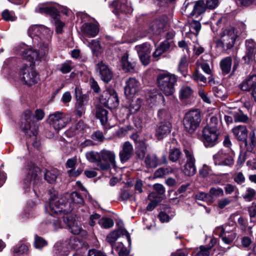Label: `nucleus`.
Instances as JSON below:
<instances>
[{
	"instance_id": "aec40b11",
	"label": "nucleus",
	"mask_w": 256,
	"mask_h": 256,
	"mask_svg": "<svg viewBox=\"0 0 256 256\" xmlns=\"http://www.w3.org/2000/svg\"><path fill=\"white\" fill-rule=\"evenodd\" d=\"M246 54L242 58L246 63L250 64L252 62L255 58L256 53V43L252 40H246Z\"/></svg>"
},
{
	"instance_id": "7ed1b4c3",
	"label": "nucleus",
	"mask_w": 256,
	"mask_h": 256,
	"mask_svg": "<svg viewBox=\"0 0 256 256\" xmlns=\"http://www.w3.org/2000/svg\"><path fill=\"white\" fill-rule=\"evenodd\" d=\"M44 116V112L42 110L37 109L35 112L34 116L30 110H26L24 114V122H22V128L27 133L30 130L28 134L30 136H34L36 138L38 134V128L34 126V128L31 130L32 128V124H34V119L36 120H42Z\"/></svg>"
},
{
	"instance_id": "58836bf2",
	"label": "nucleus",
	"mask_w": 256,
	"mask_h": 256,
	"mask_svg": "<svg viewBox=\"0 0 256 256\" xmlns=\"http://www.w3.org/2000/svg\"><path fill=\"white\" fill-rule=\"evenodd\" d=\"M147 151V145L143 140L136 142V154L140 159H143Z\"/></svg>"
},
{
	"instance_id": "f3484780",
	"label": "nucleus",
	"mask_w": 256,
	"mask_h": 256,
	"mask_svg": "<svg viewBox=\"0 0 256 256\" xmlns=\"http://www.w3.org/2000/svg\"><path fill=\"white\" fill-rule=\"evenodd\" d=\"M96 70L100 76L101 79L104 82H108L112 78V72L108 66L100 61L96 66Z\"/></svg>"
},
{
	"instance_id": "c9c22d12",
	"label": "nucleus",
	"mask_w": 256,
	"mask_h": 256,
	"mask_svg": "<svg viewBox=\"0 0 256 256\" xmlns=\"http://www.w3.org/2000/svg\"><path fill=\"white\" fill-rule=\"evenodd\" d=\"M108 112L101 106H98L96 108L95 115L97 118L100 120L101 124L104 125L108 121Z\"/></svg>"
},
{
	"instance_id": "e433bc0d",
	"label": "nucleus",
	"mask_w": 256,
	"mask_h": 256,
	"mask_svg": "<svg viewBox=\"0 0 256 256\" xmlns=\"http://www.w3.org/2000/svg\"><path fill=\"white\" fill-rule=\"evenodd\" d=\"M212 92L215 96L225 100L228 96L227 91L226 88L222 84L212 88Z\"/></svg>"
},
{
	"instance_id": "bf43d9fd",
	"label": "nucleus",
	"mask_w": 256,
	"mask_h": 256,
	"mask_svg": "<svg viewBox=\"0 0 256 256\" xmlns=\"http://www.w3.org/2000/svg\"><path fill=\"white\" fill-rule=\"evenodd\" d=\"M98 224L102 226L105 228H108L114 226V222L113 220L108 218H102L98 220Z\"/></svg>"
},
{
	"instance_id": "9b49d317",
	"label": "nucleus",
	"mask_w": 256,
	"mask_h": 256,
	"mask_svg": "<svg viewBox=\"0 0 256 256\" xmlns=\"http://www.w3.org/2000/svg\"><path fill=\"white\" fill-rule=\"evenodd\" d=\"M168 21V18L166 16H162L153 20L150 24L148 33L151 34H160L166 28Z\"/></svg>"
},
{
	"instance_id": "9d476101",
	"label": "nucleus",
	"mask_w": 256,
	"mask_h": 256,
	"mask_svg": "<svg viewBox=\"0 0 256 256\" xmlns=\"http://www.w3.org/2000/svg\"><path fill=\"white\" fill-rule=\"evenodd\" d=\"M101 160L102 164L100 165V170L106 171L110 168L111 166H116V154L114 151L106 149H102L100 150Z\"/></svg>"
},
{
	"instance_id": "20e7f679",
	"label": "nucleus",
	"mask_w": 256,
	"mask_h": 256,
	"mask_svg": "<svg viewBox=\"0 0 256 256\" xmlns=\"http://www.w3.org/2000/svg\"><path fill=\"white\" fill-rule=\"evenodd\" d=\"M201 114L198 110H190L186 112L183 119V125L185 130L192 134L200 126Z\"/></svg>"
},
{
	"instance_id": "473e14b6",
	"label": "nucleus",
	"mask_w": 256,
	"mask_h": 256,
	"mask_svg": "<svg viewBox=\"0 0 256 256\" xmlns=\"http://www.w3.org/2000/svg\"><path fill=\"white\" fill-rule=\"evenodd\" d=\"M52 52L51 42H42L38 52L40 59V60L44 57H46Z\"/></svg>"
},
{
	"instance_id": "6ab92c4d",
	"label": "nucleus",
	"mask_w": 256,
	"mask_h": 256,
	"mask_svg": "<svg viewBox=\"0 0 256 256\" xmlns=\"http://www.w3.org/2000/svg\"><path fill=\"white\" fill-rule=\"evenodd\" d=\"M232 132L236 139L244 142L245 146H248V141L247 138L248 130L246 126H237L232 128Z\"/></svg>"
},
{
	"instance_id": "39448f33",
	"label": "nucleus",
	"mask_w": 256,
	"mask_h": 256,
	"mask_svg": "<svg viewBox=\"0 0 256 256\" xmlns=\"http://www.w3.org/2000/svg\"><path fill=\"white\" fill-rule=\"evenodd\" d=\"M50 208L52 212L57 214L62 212L64 216L68 214L72 210L70 203H66L64 198L56 196H54L50 198Z\"/></svg>"
},
{
	"instance_id": "8fccbe9b",
	"label": "nucleus",
	"mask_w": 256,
	"mask_h": 256,
	"mask_svg": "<svg viewBox=\"0 0 256 256\" xmlns=\"http://www.w3.org/2000/svg\"><path fill=\"white\" fill-rule=\"evenodd\" d=\"M142 100L137 98L132 99L129 104L128 108L131 114L136 112L140 108Z\"/></svg>"
},
{
	"instance_id": "412c9836",
	"label": "nucleus",
	"mask_w": 256,
	"mask_h": 256,
	"mask_svg": "<svg viewBox=\"0 0 256 256\" xmlns=\"http://www.w3.org/2000/svg\"><path fill=\"white\" fill-rule=\"evenodd\" d=\"M36 12L48 14L52 16L53 20L60 18L59 11L56 6H46L40 4L36 8Z\"/></svg>"
},
{
	"instance_id": "ea45409f",
	"label": "nucleus",
	"mask_w": 256,
	"mask_h": 256,
	"mask_svg": "<svg viewBox=\"0 0 256 256\" xmlns=\"http://www.w3.org/2000/svg\"><path fill=\"white\" fill-rule=\"evenodd\" d=\"M111 92H112V94L110 95V98L104 106L109 108H114L118 106L119 100L118 94L114 90L111 91Z\"/></svg>"
},
{
	"instance_id": "09e8293b",
	"label": "nucleus",
	"mask_w": 256,
	"mask_h": 256,
	"mask_svg": "<svg viewBox=\"0 0 256 256\" xmlns=\"http://www.w3.org/2000/svg\"><path fill=\"white\" fill-rule=\"evenodd\" d=\"M188 60L186 55L182 56L178 63V70L184 77L186 76Z\"/></svg>"
},
{
	"instance_id": "6e6552de",
	"label": "nucleus",
	"mask_w": 256,
	"mask_h": 256,
	"mask_svg": "<svg viewBox=\"0 0 256 256\" xmlns=\"http://www.w3.org/2000/svg\"><path fill=\"white\" fill-rule=\"evenodd\" d=\"M219 135L218 128L205 126L202 130V140L206 147H212L218 143Z\"/></svg>"
},
{
	"instance_id": "7c9ffc66",
	"label": "nucleus",
	"mask_w": 256,
	"mask_h": 256,
	"mask_svg": "<svg viewBox=\"0 0 256 256\" xmlns=\"http://www.w3.org/2000/svg\"><path fill=\"white\" fill-rule=\"evenodd\" d=\"M75 95L76 100V106L85 108L88 100V96L86 94H82L81 89L78 86L75 88Z\"/></svg>"
},
{
	"instance_id": "1a4fd4ad",
	"label": "nucleus",
	"mask_w": 256,
	"mask_h": 256,
	"mask_svg": "<svg viewBox=\"0 0 256 256\" xmlns=\"http://www.w3.org/2000/svg\"><path fill=\"white\" fill-rule=\"evenodd\" d=\"M213 159L216 166H231L234 163L233 154L230 150H220L214 155Z\"/></svg>"
},
{
	"instance_id": "423d86ee",
	"label": "nucleus",
	"mask_w": 256,
	"mask_h": 256,
	"mask_svg": "<svg viewBox=\"0 0 256 256\" xmlns=\"http://www.w3.org/2000/svg\"><path fill=\"white\" fill-rule=\"evenodd\" d=\"M48 121L50 125L58 132L69 122L70 118L63 112H56L49 116Z\"/></svg>"
},
{
	"instance_id": "0eeeda50",
	"label": "nucleus",
	"mask_w": 256,
	"mask_h": 256,
	"mask_svg": "<svg viewBox=\"0 0 256 256\" xmlns=\"http://www.w3.org/2000/svg\"><path fill=\"white\" fill-rule=\"evenodd\" d=\"M20 76L22 80L28 86L35 84L39 80V76L36 70L30 66L24 65L20 72Z\"/></svg>"
},
{
	"instance_id": "f03ea898",
	"label": "nucleus",
	"mask_w": 256,
	"mask_h": 256,
	"mask_svg": "<svg viewBox=\"0 0 256 256\" xmlns=\"http://www.w3.org/2000/svg\"><path fill=\"white\" fill-rule=\"evenodd\" d=\"M238 37L237 32L234 28L229 26L222 29L220 38L216 41V46L226 50L232 48Z\"/></svg>"
},
{
	"instance_id": "ddd939ff",
	"label": "nucleus",
	"mask_w": 256,
	"mask_h": 256,
	"mask_svg": "<svg viewBox=\"0 0 256 256\" xmlns=\"http://www.w3.org/2000/svg\"><path fill=\"white\" fill-rule=\"evenodd\" d=\"M226 226H225L224 227L217 228L214 230V233L216 235L222 238L224 242L228 244H230L236 238V234L232 230L230 231L226 230Z\"/></svg>"
},
{
	"instance_id": "774afa93",
	"label": "nucleus",
	"mask_w": 256,
	"mask_h": 256,
	"mask_svg": "<svg viewBox=\"0 0 256 256\" xmlns=\"http://www.w3.org/2000/svg\"><path fill=\"white\" fill-rule=\"evenodd\" d=\"M34 244L36 248H41L47 245V242L42 238L36 235Z\"/></svg>"
},
{
	"instance_id": "a19ab883",
	"label": "nucleus",
	"mask_w": 256,
	"mask_h": 256,
	"mask_svg": "<svg viewBox=\"0 0 256 256\" xmlns=\"http://www.w3.org/2000/svg\"><path fill=\"white\" fill-rule=\"evenodd\" d=\"M193 90L190 86L187 85L182 86L179 92L180 98L184 100L190 98L193 94Z\"/></svg>"
},
{
	"instance_id": "3c124183",
	"label": "nucleus",
	"mask_w": 256,
	"mask_h": 256,
	"mask_svg": "<svg viewBox=\"0 0 256 256\" xmlns=\"http://www.w3.org/2000/svg\"><path fill=\"white\" fill-rule=\"evenodd\" d=\"M42 26L34 25L30 26L28 30V34L30 37L34 39V37H40Z\"/></svg>"
},
{
	"instance_id": "680f3d73",
	"label": "nucleus",
	"mask_w": 256,
	"mask_h": 256,
	"mask_svg": "<svg viewBox=\"0 0 256 256\" xmlns=\"http://www.w3.org/2000/svg\"><path fill=\"white\" fill-rule=\"evenodd\" d=\"M196 198L198 200L206 201L207 202H212V198L209 194L200 192L196 195Z\"/></svg>"
},
{
	"instance_id": "2f4dec72",
	"label": "nucleus",
	"mask_w": 256,
	"mask_h": 256,
	"mask_svg": "<svg viewBox=\"0 0 256 256\" xmlns=\"http://www.w3.org/2000/svg\"><path fill=\"white\" fill-rule=\"evenodd\" d=\"M66 203H70L72 208L76 206H82L84 204V200L82 196L77 192H73L70 194L69 196V200Z\"/></svg>"
},
{
	"instance_id": "a211bd4d",
	"label": "nucleus",
	"mask_w": 256,
	"mask_h": 256,
	"mask_svg": "<svg viewBox=\"0 0 256 256\" xmlns=\"http://www.w3.org/2000/svg\"><path fill=\"white\" fill-rule=\"evenodd\" d=\"M112 4L114 7L113 12L118 16L120 13L130 14L132 12L130 4L127 0H117Z\"/></svg>"
},
{
	"instance_id": "49530a36",
	"label": "nucleus",
	"mask_w": 256,
	"mask_h": 256,
	"mask_svg": "<svg viewBox=\"0 0 256 256\" xmlns=\"http://www.w3.org/2000/svg\"><path fill=\"white\" fill-rule=\"evenodd\" d=\"M53 34V30H50L49 28L44 26H42L41 34L40 36V38L42 40L46 42H51V39Z\"/></svg>"
},
{
	"instance_id": "4c0bfd02",
	"label": "nucleus",
	"mask_w": 256,
	"mask_h": 256,
	"mask_svg": "<svg viewBox=\"0 0 256 256\" xmlns=\"http://www.w3.org/2000/svg\"><path fill=\"white\" fill-rule=\"evenodd\" d=\"M232 60L228 56L222 59L220 62V67L223 74H228L232 68Z\"/></svg>"
},
{
	"instance_id": "79ce46f5",
	"label": "nucleus",
	"mask_w": 256,
	"mask_h": 256,
	"mask_svg": "<svg viewBox=\"0 0 256 256\" xmlns=\"http://www.w3.org/2000/svg\"><path fill=\"white\" fill-rule=\"evenodd\" d=\"M157 194L155 192H151L148 195V198L151 201L150 202L148 205L146 209L148 211H152L157 204L161 201L160 198H158Z\"/></svg>"
},
{
	"instance_id": "c03bdc74",
	"label": "nucleus",
	"mask_w": 256,
	"mask_h": 256,
	"mask_svg": "<svg viewBox=\"0 0 256 256\" xmlns=\"http://www.w3.org/2000/svg\"><path fill=\"white\" fill-rule=\"evenodd\" d=\"M233 116L234 121L236 122H246L248 120V117L247 115L244 114V112L238 110L236 111L231 112Z\"/></svg>"
},
{
	"instance_id": "603ef678",
	"label": "nucleus",
	"mask_w": 256,
	"mask_h": 256,
	"mask_svg": "<svg viewBox=\"0 0 256 256\" xmlns=\"http://www.w3.org/2000/svg\"><path fill=\"white\" fill-rule=\"evenodd\" d=\"M256 194V190L252 188L248 187L246 188L242 196L246 201L251 202L254 199Z\"/></svg>"
},
{
	"instance_id": "6e6d98bb",
	"label": "nucleus",
	"mask_w": 256,
	"mask_h": 256,
	"mask_svg": "<svg viewBox=\"0 0 256 256\" xmlns=\"http://www.w3.org/2000/svg\"><path fill=\"white\" fill-rule=\"evenodd\" d=\"M111 91H114V90L112 88H107L105 90H104L100 94V101L102 104L104 105L110 98V95L112 94Z\"/></svg>"
},
{
	"instance_id": "c756f323",
	"label": "nucleus",
	"mask_w": 256,
	"mask_h": 256,
	"mask_svg": "<svg viewBox=\"0 0 256 256\" xmlns=\"http://www.w3.org/2000/svg\"><path fill=\"white\" fill-rule=\"evenodd\" d=\"M86 157L88 161L96 166V170H100V165L102 164L100 151L99 152L94 150L88 152L86 154Z\"/></svg>"
},
{
	"instance_id": "f704fd0d",
	"label": "nucleus",
	"mask_w": 256,
	"mask_h": 256,
	"mask_svg": "<svg viewBox=\"0 0 256 256\" xmlns=\"http://www.w3.org/2000/svg\"><path fill=\"white\" fill-rule=\"evenodd\" d=\"M182 12L188 16H194V2L192 0H186L182 8Z\"/></svg>"
},
{
	"instance_id": "13d9d810",
	"label": "nucleus",
	"mask_w": 256,
	"mask_h": 256,
	"mask_svg": "<svg viewBox=\"0 0 256 256\" xmlns=\"http://www.w3.org/2000/svg\"><path fill=\"white\" fill-rule=\"evenodd\" d=\"M182 155L180 150L178 148L170 150L169 154V159L172 162H176Z\"/></svg>"
},
{
	"instance_id": "de8ad7c7",
	"label": "nucleus",
	"mask_w": 256,
	"mask_h": 256,
	"mask_svg": "<svg viewBox=\"0 0 256 256\" xmlns=\"http://www.w3.org/2000/svg\"><path fill=\"white\" fill-rule=\"evenodd\" d=\"M206 6L204 1L202 0L194 2V16L198 14L196 18H201L200 14L204 13L206 10Z\"/></svg>"
},
{
	"instance_id": "37998d69",
	"label": "nucleus",
	"mask_w": 256,
	"mask_h": 256,
	"mask_svg": "<svg viewBox=\"0 0 256 256\" xmlns=\"http://www.w3.org/2000/svg\"><path fill=\"white\" fill-rule=\"evenodd\" d=\"M58 174L59 172L57 169L46 170L44 174V179L48 183L53 184L56 182Z\"/></svg>"
},
{
	"instance_id": "4be33fe9",
	"label": "nucleus",
	"mask_w": 256,
	"mask_h": 256,
	"mask_svg": "<svg viewBox=\"0 0 256 256\" xmlns=\"http://www.w3.org/2000/svg\"><path fill=\"white\" fill-rule=\"evenodd\" d=\"M134 148L132 144L127 141L124 142L119 152V157L122 162L124 163L129 160L133 156Z\"/></svg>"
},
{
	"instance_id": "4d7b16f0",
	"label": "nucleus",
	"mask_w": 256,
	"mask_h": 256,
	"mask_svg": "<svg viewBox=\"0 0 256 256\" xmlns=\"http://www.w3.org/2000/svg\"><path fill=\"white\" fill-rule=\"evenodd\" d=\"M114 248L120 256H128L129 252L122 242L118 243Z\"/></svg>"
},
{
	"instance_id": "c85d7f7f",
	"label": "nucleus",
	"mask_w": 256,
	"mask_h": 256,
	"mask_svg": "<svg viewBox=\"0 0 256 256\" xmlns=\"http://www.w3.org/2000/svg\"><path fill=\"white\" fill-rule=\"evenodd\" d=\"M74 238L72 237L70 242L67 244H56L55 245L56 254L58 256H67L69 253L70 250L73 248L72 242L74 241Z\"/></svg>"
},
{
	"instance_id": "e2e57ef3",
	"label": "nucleus",
	"mask_w": 256,
	"mask_h": 256,
	"mask_svg": "<svg viewBox=\"0 0 256 256\" xmlns=\"http://www.w3.org/2000/svg\"><path fill=\"white\" fill-rule=\"evenodd\" d=\"M28 250V247L24 244H18L14 248V252L18 254L26 253Z\"/></svg>"
},
{
	"instance_id": "864d4df0",
	"label": "nucleus",
	"mask_w": 256,
	"mask_h": 256,
	"mask_svg": "<svg viewBox=\"0 0 256 256\" xmlns=\"http://www.w3.org/2000/svg\"><path fill=\"white\" fill-rule=\"evenodd\" d=\"M192 78L200 85H204L207 82L206 78L202 74L200 73L198 70L196 69L192 74Z\"/></svg>"
},
{
	"instance_id": "69168bd1",
	"label": "nucleus",
	"mask_w": 256,
	"mask_h": 256,
	"mask_svg": "<svg viewBox=\"0 0 256 256\" xmlns=\"http://www.w3.org/2000/svg\"><path fill=\"white\" fill-rule=\"evenodd\" d=\"M86 42H88V46L94 52L98 51L100 49V44L99 42L96 40H92L88 41L87 40Z\"/></svg>"
},
{
	"instance_id": "f8f14e48",
	"label": "nucleus",
	"mask_w": 256,
	"mask_h": 256,
	"mask_svg": "<svg viewBox=\"0 0 256 256\" xmlns=\"http://www.w3.org/2000/svg\"><path fill=\"white\" fill-rule=\"evenodd\" d=\"M184 152L186 155V161L182 171L186 176H194L196 172V169L195 166V158L191 150L184 149Z\"/></svg>"
},
{
	"instance_id": "72a5a7b5",
	"label": "nucleus",
	"mask_w": 256,
	"mask_h": 256,
	"mask_svg": "<svg viewBox=\"0 0 256 256\" xmlns=\"http://www.w3.org/2000/svg\"><path fill=\"white\" fill-rule=\"evenodd\" d=\"M99 32L98 26L96 24H87L84 27L83 32L84 34L89 37L96 36Z\"/></svg>"
},
{
	"instance_id": "bb28decb",
	"label": "nucleus",
	"mask_w": 256,
	"mask_h": 256,
	"mask_svg": "<svg viewBox=\"0 0 256 256\" xmlns=\"http://www.w3.org/2000/svg\"><path fill=\"white\" fill-rule=\"evenodd\" d=\"M172 128V124L169 122H160L156 130V136L159 140L162 139L170 132Z\"/></svg>"
},
{
	"instance_id": "a18cd8bd",
	"label": "nucleus",
	"mask_w": 256,
	"mask_h": 256,
	"mask_svg": "<svg viewBox=\"0 0 256 256\" xmlns=\"http://www.w3.org/2000/svg\"><path fill=\"white\" fill-rule=\"evenodd\" d=\"M169 46H170L168 42L165 41L162 42L153 53L154 58L156 60H158L159 57L168 49Z\"/></svg>"
},
{
	"instance_id": "2eb2a0df",
	"label": "nucleus",
	"mask_w": 256,
	"mask_h": 256,
	"mask_svg": "<svg viewBox=\"0 0 256 256\" xmlns=\"http://www.w3.org/2000/svg\"><path fill=\"white\" fill-rule=\"evenodd\" d=\"M64 222L66 226H68L72 234H78L82 230L80 222L75 220L72 214H66L63 216Z\"/></svg>"
},
{
	"instance_id": "5701e85b",
	"label": "nucleus",
	"mask_w": 256,
	"mask_h": 256,
	"mask_svg": "<svg viewBox=\"0 0 256 256\" xmlns=\"http://www.w3.org/2000/svg\"><path fill=\"white\" fill-rule=\"evenodd\" d=\"M140 82L135 78H130L126 82L124 93L127 96L134 95L140 89Z\"/></svg>"
},
{
	"instance_id": "cd10ccee",
	"label": "nucleus",
	"mask_w": 256,
	"mask_h": 256,
	"mask_svg": "<svg viewBox=\"0 0 256 256\" xmlns=\"http://www.w3.org/2000/svg\"><path fill=\"white\" fill-rule=\"evenodd\" d=\"M144 162L148 168H156L158 165L166 163V156L164 154L162 156V160H160L156 154H148L146 156Z\"/></svg>"
},
{
	"instance_id": "b1692460",
	"label": "nucleus",
	"mask_w": 256,
	"mask_h": 256,
	"mask_svg": "<svg viewBox=\"0 0 256 256\" xmlns=\"http://www.w3.org/2000/svg\"><path fill=\"white\" fill-rule=\"evenodd\" d=\"M18 53L24 58L29 62L40 60L38 52L34 48L27 47L22 48L18 51Z\"/></svg>"
},
{
	"instance_id": "338daca9",
	"label": "nucleus",
	"mask_w": 256,
	"mask_h": 256,
	"mask_svg": "<svg viewBox=\"0 0 256 256\" xmlns=\"http://www.w3.org/2000/svg\"><path fill=\"white\" fill-rule=\"evenodd\" d=\"M3 18L7 21H14L16 19L14 13L13 12H10L8 10H4L2 14Z\"/></svg>"
},
{
	"instance_id": "5fc2aeb1",
	"label": "nucleus",
	"mask_w": 256,
	"mask_h": 256,
	"mask_svg": "<svg viewBox=\"0 0 256 256\" xmlns=\"http://www.w3.org/2000/svg\"><path fill=\"white\" fill-rule=\"evenodd\" d=\"M201 18H200L198 20H192L190 22V31L196 35L201 29V24L199 22V20Z\"/></svg>"
},
{
	"instance_id": "a878e982",
	"label": "nucleus",
	"mask_w": 256,
	"mask_h": 256,
	"mask_svg": "<svg viewBox=\"0 0 256 256\" xmlns=\"http://www.w3.org/2000/svg\"><path fill=\"white\" fill-rule=\"evenodd\" d=\"M138 53L142 64L144 65H148L150 60V50L149 46L146 44H143L136 46Z\"/></svg>"
},
{
	"instance_id": "f257e3e1",
	"label": "nucleus",
	"mask_w": 256,
	"mask_h": 256,
	"mask_svg": "<svg viewBox=\"0 0 256 256\" xmlns=\"http://www.w3.org/2000/svg\"><path fill=\"white\" fill-rule=\"evenodd\" d=\"M177 78L174 74L168 72H163L159 74L156 78L158 86L166 96L172 95L174 91V86Z\"/></svg>"
},
{
	"instance_id": "052dcab7",
	"label": "nucleus",
	"mask_w": 256,
	"mask_h": 256,
	"mask_svg": "<svg viewBox=\"0 0 256 256\" xmlns=\"http://www.w3.org/2000/svg\"><path fill=\"white\" fill-rule=\"evenodd\" d=\"M249 139L250 140V144H248V146L246 147V148L247 150L251 151L256 144V136L254 131H252L250 132Z\"/></svg>"
},
{
	"instance_id": "393cba45",
	"label": "nucleus",
	"mask_w": 256,
	"mask_h": 256,
	"mask_svg": "<svg viewBox=\"0 0 256 256\" xmlns=\"http://www.w3.org/2000/svg\"><path fill=\"white\" fill-rule=\"evenodd\" d=\"M147 102L150 105H151V106L165 104L164 96L158 91L150 92L147 96Z\"/></svg>"
},
{
	"instance_id": "4468645a",
	"label": "nucleus",
	"mask_w": 256,
	"mask_h": 256,
	"mask_svg": "<svg viewBox=\"0 0 256 256\" xmlns=\"http://www.w3.org/2000/svg\"><path fill=\"white\" fill-rule=\"evenodd\" d=\"M40 171L38 166L34 164L29 165L27 177L24 180L26 186H29L32 182H34V184L35 186L40 180Z\"/></svg>"
},
{
	"instance_id": "0e129e2a",
	"label": "nucleus",
	"mask_w": 256,
	"mask_h": 256,
	"mask_svg": "<svg viewBox=\"0 0 256 256\" xmlns=\"http://www.w3.org/2000/svg\"><path fill=\"white\" fill-rule=\"evenodd\" d=\"M118 238V232L116 230H114L107 236L106 240L112 245V248H114V244Z\"/></svg>"
},
{
	"instance_id": "dca6fc26",
	"label": "nucleus",
	"mask_w": 256,
	"mask_h": 256,
	"mask_svg": "<svg viewBox=\"0 0 256 256\" xmlns=\"http://www.w3.org/2000/svg\"><path fill=\"white\" fill-rule=\"evenodd\" d=\"M120 64L126 72H133L136 66V60L130 58L128 52H124L120 60Z\"/></svg>"
}]
</instances>
